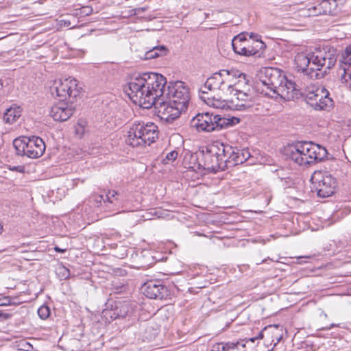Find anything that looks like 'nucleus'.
I'll list each match as a JSON object with an SVG mask.
<instances>
[{
	"label": "nucleus",
	"instance_id": "26",
	"mask_svg": "<svg viewBox=\"0 0 351 351\" xmlns=\"http://www.w3.org/2000/svg\"><path fill=\"white\" fill-rule=\"evenodd\" d=\"M167 52L168 49L165 45L153 47L151 49L145 52L144 59L150 60L156 58L160 56H165Z\"/></svg>",
	"mask_w": 351,
	"mask_h": 351
},
{
	"label": "nucleus",
	"instance_id": "18",
	"mask_svg": "<svg viewBox=\"0 0 351 351\" xmlns=\"http://www.w3.org/2000/svg\"><path fill=\"white\" fill-rule=\"evenodd\" d=\"M248 41L246 47L245 56H260L261 53L266 47L265 43H263L258 37V35L254 33H248Z\"/></svg>",
	"mask_w": 351,
	"mask_h": 351
},
{
	"label": "nucleus",
	"instance_id": "14",
	"mask_svg": "<svg viewBox=\"0 0 351 351\" xmlns=\"http://www.w3.org/2000/svg\"><path fill=\"white\" fill-rule=\"evenodd\" d=\"M214 112L198 113L190 122L191 127L199 132H214Z\"/></svg>",
	"mask_w": 351,
	"mask_h": 351
},
{
	"label": "nucleus",
	"instance_id": "53",
	"mask_svg": "<svg viewBox=\"0 0 351 351\" xmlns=\"http://www.w3.org/2000/svg\"><path fill=\"white\" fill-rule=\"evenodd\" d=\"M274 327H275L276 328H278V325H275V326H274Z\"/></svg>",
	"mask_w": 351,
	"mask_h": 351
},
{
	"label": "nucleus",
	"instance_id": "30",
	"mask_svg": "<svg viewBox=\"0 0 351 351\" xmlns=\"http://www.w3.org/2000/svg\"><path fill=\"white\" fill-rule=\"evenodd\" d=\"M51 313L50 308L47 305H43L38 309V315L42 319H47Z\"/></svg>",
	"mask_w": 351,
	"mask_h": 351
},
{
	"label": "nucleus",
	"instance_id": "43",
	"mask_svg": "<svg viewBox=\"0 0 351 351\" xmlns=\"http://www.w3.org/2000/svg\"><path fill=\"white\" fill-rule=\"evenodd\" d=\"M12 170L23 173L24 172L25 168L23 166H15L13 167Z\"/></svg>",
	"mask_w": 351,
	"mask_h": 351
},
{
	"label": "nucleus",
	"instance_id": "36",
	"mask_svg": "<svg viewBox=\"0 0 351 351\" xmlns=\"http://www.w3.org/2000/svg\"><path fill=\"white\" fill-rule=\"evenodd\" d=\"M59 275L61 276L64 279H66L70 276V270L64 266L59 267Z\"/></svg>",
	"mask_w": 351,
	"mask_h": 351
},
{
	"label": "nucleus",
	"instance_id": "47",
	"mask_svg": "<svg viewBox=\"0 0 351 351\" xmlns=\"http://www.w3.org/2000/svg\"><path fill=\"white\" fill-rule=\"evenodd\" d=\"M335 1H336V2L338 3V5H339V3H342L343 0H335Z\"/></svg>",
	"mask_w": 351,
	"mask_h": 351
},
{
	"label": "nucleus",
	"instance_id": "20",
	"mask_svg": "<svg viewBox=\"0 0 351 351\" xmlns=\"http://www.w3.org/2000/svg\"><path fill=\"white\" fill-rule=\"evenodd\" d=\"M221 70L215 73L208 77L205 84L201 86V90H208L209 91L221 90L224 91Z\"/></svg>",
	"mask_w": 351,
	"mask_h": 351
},
{
	"label": "nucleus",
	"instance_id": "52",
	"mask_svg": "<svg viewBox=\"0 0 351 351\" xmlns=\"http://www.w3.org/2000/svg\"><path fill=\"white\" fill-rule=\"evenodd\" d=\"M274 348L273 347L271 349L269 350L268 351H274Z\"/></svg>",
	"mask_w": 351,
	"mask_h": 351
},
{
	"label": "nucleus",
	"instance_id": "7",
	"mask_svg": "<svg viewBox=\"0 0 351 351\" xmlns=\"http://www.w3.org/2000/svg\"><path fill=\"white\" fill-rule=\"evenodd\" d=\"M160 97L168 99L172 105L177 106L183 112L187 109L190 101L189 89L182 81L169 82L167 90L162 88Z\"/></svg>",
	"mask_w": 351,
	"mask_h": 351
},
{
	"label": "nucleus",
	"instance_id": "29",
	"mask_svg": "<svg viewBox=\"0 0 351 351\" xmlns=\"http://www.w3.org/2000/svg\"><path fill=\"white\" fill-rule=\"evenodd\" d=\"M114 307L118 318L125 317L128 314L129 306L126 304H123L121 302H115Z\"/></svg>",
	"mask_w": 351,
	"mask_h": 351
},
{
	"label": "nucleus",
	"instance_id": "37",
	"mask_svg": "<svg viewBox=\"0 0 351 351\" xmlns=\"http://www.w3.org/2000/svg\"><path fill=\"white\" fill-rule=\"evenodd\" d=\"M178 156V152L173 150L168 153L166 156V158L164 159V161L168 160V161H174Z\"/></svg>",
	"mask_w": 351,
	"mask_h": 351
},
{
	"label": "nucleus",
	"instance_id": "6",
	"mask_svg": "<svg viewBox=\"0 0 351 351\" xmlns=\"http://www.w3.org/2000/svg\"><path fill=\"white\" fill-rule=\"evenodd\" d=\"M13 146L17 155L30 158L40 157L46 149L43 140L36 136L16 138L13 141Z\"/></svg>",
	"mask_w": 351,
	"mask_h": 351
},
{
	"label": "nucleus",
	"instance_id": "31",
	"mask_svg": "<svg viewBox=\"0 0 351 351\" xmlns=\"http://www.w3.org/2000/svg\"><path fill=\"white\" fill-rule=\"evenodd\" d=\"M308 16H318L323 14L320 2L319 1L317 5L308 8Z\"/></svg>",
	"mask_w": 351,
	"mask_h": 351
},
{
	"label": "nucleus",
	"instance_id": "45",
	"mask_svg": "<svg viewBox=\"0 0 351 351\" xmlns=\"http://www.w3.org/2000/svg\"><path fill=\"white\" fill-rule=\"evenodd\" d=\"M339 326L338 324H332L330 326H328V327H326V328H324V330H330V329H331L332 328H333V327H336V326Z\"/></svg>",
	"mask_w": 351,
	"mask_h": 351
},
{
	"label": "nucleus",
	"instance_id": "32",
	"mask_svg": "<svg viewBox=\"0 0 351 351\" xmlns=\"http://www.w3.org/2000/svg\"><path fill=\"white\" fill-rule=\"evenodd\" d=\"M231 94H233L234 96H237V99L239 101H246L249 97V95L244 93L242 90H240L236 87L233 90L230 91Z\"/></svg>",
	"mask_w": 351,
	"mask_h": 351
},
{
	"label": "nucleus",
	"instance_id": "24",
	"mask_svg": "<svg viewBox=\"0 0 351 351\" xmlns=\"http://www.w3.org/2000/svg\"><path fill=\"white\" fill-rule=\"evenodd\" d=\"M183 163L186 168L191 169L194 171L202 169V162L199 154H192L190 152L186 153L184 157Z\"/></svg>",
	"mask_w": 351,
	"mask_h": 351
},
{
	"label": "nucleus",
	"instance_id": "23",
	"mask_svg": "<svg viewBox=\"0 0 351 351\" xmlns=\"http://www.w3.org/2000/svg\"><path fill=\"white\" fill-rule=\"evenodd\" d=\"M247 37V32H241L233 38L232 46L236 53L245 56L246 47L248 41Z\"/></svg>",
	"mask_w": 351,
	"mask_h": 351
},
{
	"label": "nucleus",
	"instance_id": "42",
	"mask_svg": "<svg viewBox=\"0 0 351 351\" xmlns=\"http://www.w3.org/2000/svg\"><path fill=\"white\" fill-rule=\"evenodd\" d=\"M236 106L237 107V110H244L246 108L249 107V105H247L246 104H237Z\"/></svg>",
	"mask_w": 351,
	"mask_h": 351
},
{
	"label": "nucleus",
	"instance_id": "40",
	"mask_svg": "<svg viewBox=\"0 0 351 351\" xmlns=\"http://www.w3.org/2000/svg\"><path fill=\"white\" fill-rule=\"evenodd\" d=\"M272 337L274 338L272 341H276L274 343V348H275L277 346V344L281 341L282 338V334L273 335Z\"/></svg>",
	"mask_w": 351,
	"mask_h": 351
},
{
	"label": "nucleus",
	"instance_id": "25",
	"mask_svg": "<svg viewBox=\"0 0 351 351\" xmlns=\"http://www.w3.org/2000/svg\"><path fill=\"white\" fill-rule=\"evenodd\" d=\"M122 203L121 195L117 191H109L106 195L105 206L110 210H117Z\"/></svg>",
	"mask_w": 351,
	"mask_h": 351
},
{
	"label": "nucleus",
	"instance_id": "19",
	"mask_svg": "<svg viewBox=\"0 0 351 351\" xmlns=\"http://www.w3.org/2000/svg\"><path fill=\"white\" fill-rule=\"evenodd\" d=\"M341 68L343 71L342 80L351 85V43L346 47L341 54Z\"/></svg>",
	"mask_w": 351,
	"mask_h": 351
},
{
	"label": "nucleus",
	"instance_id": "9",
	"mask_svg": "<svg viewBox=\"0 0 351 351\" xmlns=\"http://www.w3.org/2000/svg\"><path fill=\"white\" fill-rule=\"evenodd\" d=\"M302 96L304 97L306 104L315 110L329 111L334 106V101L330 97L329 91L323 86L317 88L315 90Z\"/></svg>",
	"mask_w": 351,
	"mask_h": 351
},
{
	"label": "nucleus",
	"instance_id": "17",
	"mask_svg": "<svg viewBox=\"0 0 351 351\" xmlns=\"http://www.w3.org/2000/svg\"><path fill=\"white\" fill-rule=\"evenodd\" d=\"M223 84L225 90L231 91L237 87L238 83L237 80L238 78H243L245 80V75L237 70H221Z\"/></svg>",
	"mask_w": 351,
	"mask_h": 351
},
{
	"label": "nucleus",
	"instance_id": "28",
	"mask_svg": "<svg viewBox=\"0 0 351 351\" xmlns=\"http://www.w3.org/2000/svg\"><path fill=\"white\" fill-rule=\"evenodd\" d=\"M21 116V111L18 108H10L3 114V121L7 123H14Z\"/></svg>",
	"mask_w": 351,
	"mask_h": 351
},
{
	"label": "nucleus",
	"instance_id": "27",
	"mask_svg": "<svg viewBox=\"0 0 351 351\" xmlns=\"http://www.w3.org/2000/svg\"><path fill=\"white\" fill-rule=\"evenodd\" d=\"M323 14L334 15L338 7L335 0H321L319 1Z\"/></svg>",
	"mask_w": 351,
	"mask_h": 351
},
{
	"label": "nucleus",
	"instance_id": "39",
	"mask_svg": "<svg viewBox=\"0 0 351 351\" xmlns=\"http://www.w3.org/2000/svg\"><path fill=\"white\" fill-rule=\"evenodd\" d=\"M13 300L12 297H5L0 300V306L13 305Z\"/></svg>",
	"mask_w": 351,
	"mask_h": 351
},
{
	"label": "nucleus",
	"instance_id": "13",
	"mask_svg": "<svg viewBox=\"0 0 351 351\" xmlns=\"http://www.w3.org/2000/svg\"><path fill=\"white\" fill-rule=\"evenodd\" d=\"M143 294L148 298L167 300L170 298L171 291L163 282L158 280H152L142 287Z\"/></svg>",
	"mask_w": 351,
	"mask_h": 351
},
{
	"label": "nucleus",
	"instance_id": "15",
	"mask_svg": "<svg viewBox=\"0 0 351 351\" xmlns=\"http://www.w3.org/2000/svg\"><path fill=\"white\" fill-rule=\"evenodd\" d=\"M75 107L71 103L60 100V102L54 104L50 110V115L56 121H65L68 120L74 113Z\"/></svg>",
	"mask_w": 351,
	"mask_h": 351
},
{
	"label": "nucleus",
	"instance_id": "4",
	"mask_svg": "<svg viewBox=\"0 0 351 351\" xmlns=\"http://www.w3.org/2000/svg\"><path fill=\"white\" fill-rule=\"evenodd\" d=\"M288 158L300 166H307L321 162L327 157L326 149L318 144L298 141L285 149Z\"/></svg>",
	"mask_w": 351,
	"mask_h": 351
},
{
	"label": "nucleus",
	"instance_id": "16",
	"mask_svg": "<svg viewBox=\"0 0 351 351\" xmlns=\"http://www.w3.org/2000/svg\"><path fill=\"white\" fill-rule=\"evenodd\" d=\"M295 63L298 71L303 73L310 78L318 77L319 74L315 73L314 70L311 69V67H313L311 64V53L308 54L298 53L295 57Z\"/></svg>",
	"mask_w": 351,
	"mask_h": 351
},
{
	"label": "nucleus",
	"instance_id": "44",
	"mask_svg": "<svg viewBox=\"0 0 351 351\" xmlns=\"http://www.w3.org/2000/svg\"><path fill=\"white\" fill-rule=\"evenodd\" d=\"M54 250H55V251H56V252H60V253H63V252H64L66 251V250H64V249H61V248H60V247H58V246H56V247H54Z\"/></svg>",
	"mask_w": 351,
	"mask_h": 351
},
{
	"label": "nucleus",
	"instance_id": "1",
	"mask_svg": "<svg viewBox=\"0 0 351 351\" xmlns=\"http://www.w3.org/2000/svg\"><path fill=\"white\" fill-rule=\"evenodd\" d=\"M202 169L212 173L224 171L245 162L250 154L247 149H240L216 141L199 153Z\"/></svg>",
	"mask_w": 351,
	"mask_h": 351
},
{
	"label": "nucleus",
	"instance_id": "12",
	"mask_svg": "<svg viewBox=\"0 0 351 351\" xmlns=\"http://www.w3.org/2000/svg\"><path fill=\"white\" fill-rule=\"evenodd\" d=\"M154 106H155L158 117L167 123L173 122L183 112L177 106L172 105L169 100L165 97H158L156 99Z\"/></svg>",
	"mask_w": 351,
	"mask_h": 351
},
{
	"label": "nucleus",
	"instance_id": "22",
	"mask_svg": "<svg viewBox=\"0 0 351 351\" xmlns=\"http://www.w3.org/2000/svg\"><path fill=\"white\" fill-rule=\"evenodd\" d=\"M214 91H209L208 90H201V87L199 89V97L207 105L213 106L215 108H221L224 107L223 100H221V97H215L213 94Z\"/></svg>",
	"mask_w": 351,
	"mask_h": 351
},
{
	"label": "nucleus",
	"instance_id": "49",
	"mask_svg": "<svg viewBox=\"0 0 351 351\" xmlns=\"http://www.w3.org/2000/svg\"><path fill=\"white\" fill-rule=\"evenodd\" d=\"M3 89V84L1 82V81L0 80V90H1Z\"/></svg>",
	"mask_w": 351,
	"mask_h": 351
},
{
	"label": "nucleus",
	"instance_id": "51",
	"mask_svg": "<svg viewBox=\"0 0 351 351\" xmlns=\"http://www.w3.org/2000/svg\"><path fill=\"white\" fill-rule=\"evenodd\" d=\"M20 302H15V301L13 300V304H19Z\"/></svg>",
	"mask_w": 351,
	"mask_h": 351
},
{
	"label": "nucleus",
	"instance_id": "11",
	"mask_svg": "<svg viewBox=\"0 0 351 351\" xmlns=\"http://www.w3.org/2000/svg\"><path fill=\"white\" fill-rule=\"evenodd\" d=\"M313 187L320 197H327L335 193L336 180L328 172L316 171L311 176Z\"/></svg>",
	"mask_w": 351,
	"mask_h": 351
},
{
	"label": "nucleus",
	"instance_id": "2",
	"mask_svg": "<svg viewBox=\"0 0 351 351\" xmlns=\"http://www.w3.org/2000/svg\"><path fill=\"white\" fill-rule=\"evenodd\" d=\"M167 84L166 78L156 73H144L132 77L124 88L130 99L141 107L151 108L156 99L162 95V88Z\"/></svg>",
	"mask_w": 351,
	"mask_h": 351
},
{
	"label": "nucleus",
	"instance_id": "34",
	"mask_svg": "<svg viewBox=\"0 0 351 351\" xmlns=\"http://www.w3.org/2000/svg\"><path fill=\"white\" fill-rule=\"evenodd\" d=\"M103 313L104 315V317H106V319H108V317H110L112 320H114L118 318V316H117L114 307L111 309H106L104 311Z\"/></svg>",
	"mask_w": 351,
	"mask_h": 351
},
{
	"label": "nucleus",
	"instance_id": "50",
	"mask_svg": "<svg viewBox=\"0 0 351 351\" xmlns=\"http://www.w3.org/2000/svg\"><path fill=\"white\" fill-rule=\"evenodd\" d=\"M2 230H3V226H2V224L0 223V234L1 233Z\"/></svg>",
	"mask_w": 351,
	"mask_h": 351
},
{
	"label": "nucleus",
	"instance_id": "33",
	"mask_svg": "<svg viewBox=\"0 0 351 351\" xmlns=\"http://www.w3.org/2000/svg\"><path fill=\"white\" fill-rule=\"evenodd\" d=\"M239 345V342L234 343H228L226 345H223L222 346H220V345H218L217 346H215L214 348L211 351H226L229 348H234Z\"/></svg>",
	"mask_w": 351,
	"mask_h": 351
},
{
	"label": "nucleus",
	"instance_id": "35",
	"mask_svg": "<svg viewBox=\"0 0 351 351\" xmlns=\"http://www.w3.org/2000/svg\"><path fill=\"white\" fill-rule=\"evenodd\" d=\"M93 198L95 202L94 205L97 207L102 206V204H104L106 201V199H104L102 195H95L93 196Z\"/></svg>",
	"mask_w": 351,
	"mask_h": 351
},
{
	"label": "nucleus",
	"instance_id": "3",
	"mask_svg": "<svg viewBox=\"0 0 351 351\" xmlns=\"http://www.w3.org/2000/svg\"><path fill=\"white\" fill-rule=\"evenodd\" d=\"M257 88L261 94L271 98L280 97L292 100L302 95L295 83L288 80L282 70L274 67H265L260 71Z\"/></svg>",
	"mask_w": 351,
	"mask_h": 351
},
{
	"label": "nucleus",
	"instance_id": "21",
	"mask_svg": "<svg viewBox=\"0 0 351 351\" xmlns=\"http://www.w3.org/2000/svg\"><path fill=\"white\" fill-rule=\"evenodd\" d=\"M214 132L220 131L232 127L240 122V119L236 117H224L214 113Z\"/></svg>",
	"mask_w": 351,
	"mask_h": 351
},
{
	"label": "nucleus",
	"instance_id": "41",
	"mask_svg": "<svg viewBox=\"0 0 351 351\" xmlns=\"http://www.w3.org/2000/svg\"><path fill=\"white\" fill-rule=\"evenodd\" d=\"M12 317V314L4 313L0 311V321H5L10 319Z\"/></svg>",
	"mask_w": 351,
	"mask_h": 351
},
{
	"label": "nucleus",
	"instance_id": "46",
	"mask_svg": "<svg viewBox=\"0 0 351 351\" xmlns=\"http://www.w3.org/2000/svg\"><path fill=\"white\" fill-rule=\"evenodd\" d=\"M263 332H262V331H261V332H260L258 333V336L255 337V339H263Z\"/></svg>",
	"mask_w": 351,
	"mask_h": 351
},
{
	"label": "nucleus",
	"instance_id": "10",
	"mask_svg": "<svg viewBox=\"0 0 351 351\" xmlns=\"http://www.w3.org/2000/svg\"><path fill=\"white\" fill-rule=\"evenodd\" d=\"M82 90V87L78 86L77 80L71 78L56 80L51 87V95H56L62 101H64L67 97L76 98Z\"/></svg>",
	"mask_w": 351,
	"mask_h": 351
},
{
	"label": "nucleus",
	"instance_id": "38",
	"mask_svg": "<svg viewBox=\"0 0 351 351\" xmlns=\"http://www.w3.org/2000/svg\"><path fill=\"white\" fill-rule=\"evenodd\" d=\"M145 10H147V8H145V7L131 9L128 11V14L130 16L137 15V14H140L141 13L145 12Z\"/></svg>",
	"mask_w": 351,
	"mask_h": 351
},
{
	"label": "nucleus",
	"instance_id": "5",
	"mask_svg": "<svg viewBox=\"0 0 351 351\" xmlns=\"http://www.w3.org/2000/svg\"><path fill=\"white\" fill-rule=\"evenodd\" d=\"M158 136V126L154 123L135 122L128 131L125 142L133 147H145L154 143Z\"/></svg>",
	"mask_w": 351,
	"mask_h": 351
},
{
	"label": "nucleus",
	"instance_id": "48",
	"mask_svg": "<svg viewBox=\"0 0 351 351\" xmlns=\"http://www.w3.org/2000/svg\"><path fill=\"white\" fill-rule=\"evenodd\" d=\"M255 340H256V339H255V337L250 339V341L253 342V343L255 341Z\"/></svg>",
	"mask_w": 351,
	"mask_h": 351
},
{
	"label": "nucleus",
	"instance_id": "8",
	"mask_svg": "<svg viewBox=\"0 0 351 351\" xmlns=\"http://www.w3.org/2000/svg\"><path fill=\"white\" fill-rule=\"evenodd\" d=\"M336 61L337 50L333 47L317 49L311 53V64L313 67H311V69L314 70L315 73L322 70L326 73L334 66Z\"/></svg>",
	"mask_w": 351,
	"mask_h": 351
}]
</instances>
